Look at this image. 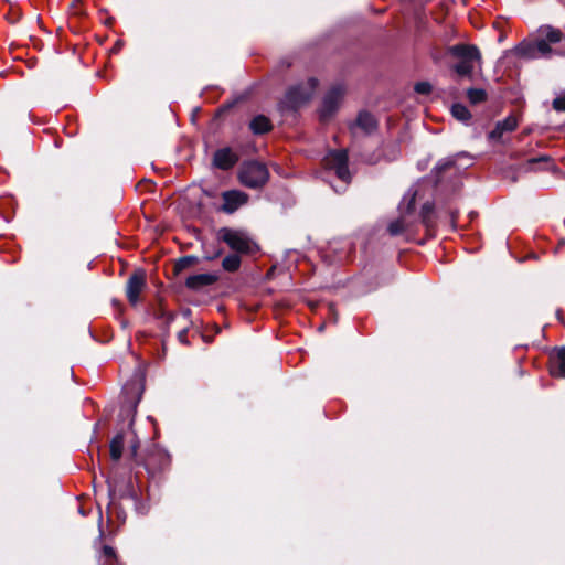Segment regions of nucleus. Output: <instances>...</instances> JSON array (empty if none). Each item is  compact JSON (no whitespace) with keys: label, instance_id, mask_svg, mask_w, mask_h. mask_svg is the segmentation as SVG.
Instances as JSON below:
<instances>
[{"label":"nucleus","instance_id":"obj_14","mask_svg":"<svg viewBox=\"0 0 565 565\" xmlns=\"http://www.w3.org/2000/svg\"><path fill=\"white\" fill-rule=\"evenodd\" d=\"M518 127V120L513 116H509L497 122L495 128L489 134V139L500 140L504 132H511Z\"/></svg>","mask_w":565,"mask_h":565},{"label":"nucleus","instance_id":"obj_30","mask_svg":"<svg viewBox=\"0 0 565 565\" xmlns=\"http://www.w3.org/2000/svg\"><path fill=\"white\" fill-rule=\"evenodd\" d=\"M222 255V249H215L214 252H209L207 249H204V258L207 260L217 258Z\"/></svg>","mask_w":565,"mask_h":565},{"label":"nucleus","instance_id":"obj_23","mask_svg":"<svg viewBox=\"0 0 565 565\" xmlns=\"http://www.w3.org/2000/svg\"><path fill=\"white\" fill-rule=\"evenodd\" d=\"M461 153H459L460 156ZM458 157L457 156H454V157H448V158H444L441 160H439L437 162V164L435 166L434 168V172L436 173V175H439L441 174L444 171L450 169L451 167L455 166L456 163V158Z\"/></svg>","mask_w":565,"mask_h":565},{"label":"nucleus","instance_id":"obj_25","mask_svg":"<svg viewBox=\"0 0 565 565\" xmlns=\"http://www.w3.org/2000/svg\"><path fill=\"white\" fill-rule=\"evenodd\" d=\"M434 213V204L431 202H426L420 210V217L423 223L429 227L433 223L431 215Z\"/></svg>","mask_w":565,"mask_h":565},{"label":"nucleus","instance_id":"obj_13","mask_svg":"<svg viewBox=\"0 0 565 565\" xmlns=\"http://www.w3.org/2000/svg\"><path fill=\"white\" fill-rule=\"evenodd\" d=\"M217 279L218 276L215 274H195L186 278L185 286L191 290L199 291L204 287L213 285L214 282L217 281Z\"/></svg>","mask_w":565,"mask_h":565},{"label":"nucleus","instance_id":"obj_31","mask_svg":"<svg viewBox=\"0 0 565 565\" xmlns=\"http://www.w3.org/2000/svg\"><path fill=\"white\" fill-rule=\"evenodd\" d=\"M178 339L183 344H188L189 343L188 342V329L186 328H184L181 331H179Z\"/></svg>","mask_w":565,"mask_h":565},{"label":"nucleus","instance_id":"obj_20","mask_svg":"<svg viewBox=\"0 0 565 565\" xmlns=\"http://www.w3.org/2000/svg\"><path fill=\"white\" fill-rule=\"evenodd\" d=\"M241 266V257L237 254H231L223 258L222 267L224 270L234 273Z\"/></svg>","mask_w":565,"mask_h":565},{"label":"nucleus","instance_id":"obj_5","mask_svg":"<svg viewBox=\"0 0 565 565\" xmlns=\"http://www.w3.org/2000/svg\"><path fill=\"white\" fill-rule=\"evenodd\" d=\"M111 459L135 458L139 448L136 433L129 427L114 436L109 445Z\"/></svg>","mask_w":565,"mask_h":565},{"label":"nucleus","instance_id":"obj_15","mask_svg":"<svg viewBox=\"0 0 565 565\" xmlns=\"http://www.w3.org/2000/svg\"><path fill=\"white\" fill-rule=\"evenodd\" d=\"M550 372L553 376L565 377V347L552 355Z\"/></svg>","mask_w":565,"mask_h":565},{"label":"nucleus","instance_id":"obj_35","mask_svg":"<svg viewBox=\"0 0 565 565\" xmlns=\"http://www.w3.org/2000/svg\"><path fill=\"white\" fill-rule=\"evenodd\" d=\"M344 244H345L349 248H351V244H350V242H344Z\"/></svg>","mask_w":565,"mask_h":565},{"label":"nucleus","instance_id":"obj_21","mask_svg":"<svg viewBox=\"0 0 565 565\" xmlns=\"http://www.w3.org/2000/svg\"><path fill=\"white\" fill-rule=\"evenodd\" d=\"M451 114L457 120L462 122H467L471 118L469 109L459 103L452 105Z\"/></svg>","mask_w":565,"mask_h":565},{"label":"nucleus","instance_id":"obj_33","mask_svg":"<svg viewBox=\"0 0 565 565\" xmlns=\"http://www.w3.org/2000/svg\"><path fill=\"white\" fill-rule=\"evenodd\" d=\"M118 518L122 520V522L125 521L126 519V515L122 511H118Z\"/></svg>","mask_w":565,"mask_h":565},{"label":"nucleus","instance_id":"obj_24","mask_svg":"<svg viewBox=\"0 0 565 565\" xmlns=\"http://www.w3.org/2000/svg\"><path fill=\"white\" fill-rule=\"evenodd\" d=\"M467 97L471 104H479L486 100L487 93L482 88H470L467 92Z\"/></svg>","mask_w":565,"mask_h":565},{"label":"nucleus","instance_id":"obj_17","mask_svg":"<svg viewBox=\"0 0 565 565\" xmlns=\"http://www.w3.org/2000/svg\"><path fill=\"white\" fill-rule=\"evenodd\" d=\"M249 128L254 134L262 135L268 132L271 129V124L266 116L258 115L252 119Z\"/></svg>","mask_w":565,"mask_h":565},{"label":"nucleus","instance_id":"obj_12","mask_svg":"<svg viewBox=\"0 0 565 565\" xmlns=\"http://www.w3.org/2000/svg\"><path fill=\"white\" fill-rule=\"evenodd\" d=\"M239 160L238 154L230 147H224L214 152L213 166L220 170L232 169Z\"/></svg>","mask_w":565,"mask_h":565},{"label":"nucleus","instance_id":"obj_7","mask_svg":"<svg viewBox=\"0 0 565 565\" xmlns=\"http://www.w3.org/2000/svg\"><path fill=\"white\" fill-rule=\"evenodd\" d=\"M217 238L236 253H249L252 249V241L238 230L222 227L217 232Z\"/></svg>","mask_w":565,"mask_h":565},{"label":"nucleus","instance_id":"obj_4","mask_svg":"<svg viewBox=\"0 0 565 565\" xmlns=\"http://www.w3.org/2000/svg\"><path fill=\"white\" fill-rule=\"evenodd\" d=\"M447 52L455 58L459 60L454 65V70L461 76L470 75L475 67V62L481 58L480 51L475 45L456 44L449 46Z\"/></svg>","mask_w":565,"mask_h":565},{"label":"nucleus","instance_id":"obj_9","mask_svg":"<svg viewBox=\"0 0 565 565\" xmlns=\"http://www.w3.org/2000/svg\"><path fill=\"white\" fill-rule=\"evenodd\" d=\"M344 86L337 84L324 95L320 108L321 120L329 119L339 108V105L344 96Z\"/></svg>","mask_w":565,"mask_h":565},{"label":"nucleus","instance_id":"obj_1","mask_svg":"<svg viewBox=\"0 0 565 565\" xmlns=\"http://www.w3.org/2000/svg\"><path fill=\"white\" fill-rule=\"evenodd\" d=\"M562 41V32L550 25H543L537 29L531 40L521 42L515 47V54L520 57L534 60L550 57L552 54H563V51L553 50L552 45Z\"/></svg>","mask_w":565,"mask_h":565},{"label":"nucleus","instance_id":"obj_29","mask_svg":"<svg viewBox=\"0 0 565 565\" xmlns=\"http://www.w3.org/2000/svg\"><path fill=\"white\" fill-rule=\"evenodd\" d=\"M405 230L404 221L391 222V235H397Z\"/></svg>","mask_w":565,"mask_h":565},{"label":"nucleus","instance_id":"obj_22","mask_svg":"<svg viewBox=\"0 0 565 565\" xmlns=\"http://www.w3.org/2000/svg\"><path fill=\"white\" fill-rule=\"evenodd\" d=\"M416 194V191H413L412 189L405 194L399 205L402 213H409L414 210Z\"/></svg>","mask_w":565,"mask_h":565},{"label":"nucleus","instance_id":"obj_18","mask_svg":"<svg viewBox=\"0 0 565 565\" xmlns=\"http://www.w3.org/2000/svg\"><path fill=\"white\" fill-rule=\"evenodd\" d=\"M99 565H121L117 558V554L111 546L105 545L99 555Z\"/></svg>","mask_w":565,"mask_h":565},{"label":"nucleus","instance_id":"obj_27","mask_svg":"<svg viewBox=\"0 0 565 565\" xmlns=\"http://www.w3.org/2000/svg\"><path fill=\"white\" fill-rule=\"evenodd\" d=\"M140 401V392H138V397L134 399L129 405H124L121 407V412H126L128 416L135 415L137 412V405Z\"/></svg>","mask_w":565,"mask_h":565},{"label":"nucleus","instance_id":"obj_26","mask_svg":"<svg viewBox=\"0 0 565 565\" xmlns=\"http://www.w3.org/2000/svg\"><path fill=\"white\" fill-rule=\"evenodd\" d=\"M414 90L419 95H428L433 90V86L429 82H418L414 86Z\"/></svg>","mask_w":565,"mask_h":565},{"label":"nucleus","instance_id":"obj_3","mask_svg":"<svg viewBox=\"0 0 565 565\" xmlns=\"http://www.w3.org/2000/svg\"><path fill=\"white\" fill-rule=\"evenodd\" d=\"M317 86L318 81L309 78L306 83L289 88L284 99L279 103L280 110H297L312 97Z\"/></svg>","mask_w":565,"mask_h":565},{"label":"nucleus","instance_id":"obj_2","mask_svg":"<svg viewBox=\"0 0 565 565\" xmlns=\"http://www.w3.org/2000/svg\"><path fill=\"white\" fill-rule=\"evenodd\" d=\"M99 471L102 477L106 478L108 484L110 505H115L117 499L127 498L135 502L136 511L139 514L148 513L149 507L139 502L130 476L120 473L119 461H114V465L108 469L99 467Z\"/></svg>","mask_w":565,"mask_h":565},{"label":"nucleus","instance_id":"obj_19","mask_svg":"<svg viewBox=\"0 0 565 565\" xmlns=\"http://www.w3.org/2000/svg\"><path fill=\"white\" fill-rule=\"evenodd\" d=\"M551 159L547 156H541L537 158H532L526 162L527 170H536V169H545L548 170L552 168Z\"/></svg>","mask_w":565,"mask_h":565},{"label":"nucleus","instance_id":"obj_8","mask_svg":"<svg viewBox=\"0 0 565 565\" xmlns=\"http://www.w3.org/2000/svg\"><path fill=\"white\" fill-rule=\"evenodd\" d=\"M348 152L345 150L331 151L326 158L329 169L333 170L337 177L344 183L349 184L351 174L348 167Z\"/></svg>","mask_w":565,"mask_h":565},{"label":"nucleus","instance_id":"obj_32","mask_svg":"<svg viewBox=\"0 0 565 565\" xmlns=\"http://www.w3.org/2000/svg\"><path fill=\"white\" fill-rule=\"evenodd\" d=\"M130 388H136L137 391H139V387H138L137 383L126 385L125 386V392L127 393L128 390H130Z\"/></svg>","mask_w":565,"mask_h":565},{"label":"nucleus","instance_id":"obj_6","mask_svg":"<svg viewBox=\"0 0 565 565\" xmlns=\"http://www.w3.org/2000/svg\"><path fill=\"white\" fill-rule=\"evenodd\" d=\"M269 179V171L264 163L247 161L242 164L238 171L239 182L249 189L263 188Z\"/></svg>","mask_w":565,"mask_h":565},{"label":"nucleus","instance_id":"obj_16","mask_svg":"<svg viewBox=\"0 0 565 565\" xmlns=\"http://www.w3.org/2000/svg\"><path fill=\"white\" fill-rule=\"evenodd\" d=\"M376 125L375 117L367 111H361L354 124L355 127L361 128L366 134H371L376 128Z\"/></svg>","mask_w":565,"mask_h":565},{"label":"nucleus","instance_id":"obj_10","mask_svg":"<svg viewBox=\"0 0 565 565\" xmlns=\"http://www.w3.org/2000/svg\"><path fill=\"white\" fill-rule=\"evenodd\" d=\"M223 204L220 211L226 214H233L241 206L248 202V194L239 190H230L222 193Z\"/></svg>","mask_w":565,"mask_h":565},{"label":"nucleus","instance_id":"obj_34","mask_svg":"<svg viewBox=\"0 0 565 565\" xmlns=\"http://www.w3.org/2000/svg\"><path fill=\"white\" fill-rule=\"evenodd\" d=\"M433 58L435 62H438L439 57L436 54H433Z\"/></svg>","mask_w":565,"mask_h":565},{"label":"nucleus","instance_id":"obj_11","mask_svg":"<svg viewBox=\"0 0 565 565\" xmlns=\"http://www.w3.org/2000/svg\"><path fill=\"white\" fill-rule=\"evenodd\" d=\"M146 287V275L142 270H137L128 278L126 295L130 305L136 306L139 302V296Z\"/></svg>","mask_w":565,"mask_h":565},{"label":"nucleus","instance_id":"obj_28","mask_svg":"<svg viewBox=\"0 0 565 565\" xmlns=\"http://www.w3.org/2000/svg\"><path fill=\"white\" fill-rule=\"evenodd\" d=\"M553 108L557 111H565V92L553 100Z\"/></svg>","mask_w":565,"mask_h":565}]
</instances>
